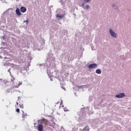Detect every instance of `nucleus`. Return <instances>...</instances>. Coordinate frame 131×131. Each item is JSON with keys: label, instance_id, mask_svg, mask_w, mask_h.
<instances>
[{"label": "nucleus", "instance_id": "1", "mask_svg": "<svg viewBox=\"0 0 131 131\" xmlns=\"http://www.w3.org/2000/svg\"><path fill=\"white\" fill-rule=\"evenodd\" d=\"M19 107L21 109H23L24 108V106H23V104H19V103L16 102V104L15 105V108H16L15 111L17 113H20V109H19Z\"/></svg>", "mask_w": 131, "mask_h": 131}, {"label": "nucleus", "instance_id": "2", "mask_svg": "<svg viewBox=\"0 0 131 131\" xmlns=\"http://www.w3.org/2000/svg\"><path fill=\"white\" fill-rule=\"evenodd\" d=\"M97 67H98V64L96 63L90 64L89 66V69H94L95 68H97Z\"/></svg>", "mask_w": 131, "mask_h": 131}, {"label": "nucleus", "instance_id": "3", "mask_svg": "<svg viewBox=\"0 0 131 131\" xmlns=\"http://www.w3.org/2000/svg\"><path fill=\"white\" fill-rule=\"evenodd\" d=\"M41 121L45 125H49L50 124V122L47 119H43L41 120Z\"/></svg>", "mask_w": 131, "mask_h": 131}, {"label": "nucleus", "instance_id": "4", "mask_svg": "<svg viewBox=\"0 0 131 131\" xmlns=\"http://www.w3.org/2000/svg\"><path fill=\"white\" fill-rule=\"evenodd\" d=\"M123 97H125V95L124 93H120L119 94H118L116 95V98H123Z\"/></svg>", "mask_w": 131, "mask_h": 131}, {"label": "nucleus", "instance_id": "5", "mask_svg": "<svg viewBox=\"0 0 131 131\" xmlns=\"http://www.w3.org/2000/svg\"><path fill=\"white\" fill-rule=\"evenodd\" d=\"M42 129H43L42 125H41V124H38L37 130L38 131H42Z\"/></svg>", "mask_w": 131, "mask_h": 131}, {"label": "nucleus", "instance_id": "6", "mask_svg": "<svg viewBox=\"0 0 131 131\" xmlns=\"http://www.w3.org/2000/svg\"><path fill=\"white\" fill-rule=\"evenodd\" d=\"M110 34L113 37H116V33L114 32L112 30H110Z\"/></svg>", "mask_w": 131, "mask_h": 131}, {"label": "nucleus", "instance_id": "7", "mask_svg": "<svg viewBox=\"0 0 131 131\" xmlns=\"http://www.w3.org/2000/svg\"><path fill=\"white\" fill-rule=\"evenodd\" d=\"M26 11H27V9H26V8H25L24 7H22L20 8V11L22 13H25V12H26Z\"/></svg>", "mask_w": 131, "mask_h": 131}, {"label": "nucleus", "instance_id": "8", "mask_svg": "<svg viewBox=\"0 0 131 131\" xmlns=\"http://www.w3.org/2000/svg\"><path fill=\"white\" fill-rule=\"evenodd\" d=\"M15 12H16V14L18 16H20L21 15V12H20V9H19V8H17L15 10Z\"/></svg>", "mask_w": 131, "mask_h": 131}, {"label": "nucleus", "instance_id": "9", "mask_svg": "<svg viewBox=\"0 0 131 131\" xmlns=\"http://www.w3.org/2000/svg\"><path fill=\"white\" fill-rule=\"evenodd\" d=\"M56 18H59V19H62V18H64V15L57 14L56 15Z\"/></svg>", "mask_w": 131, "mask_h": 131}, {"label": "nucleus", "instance_id": "10", "mask_svg": "<svg viewBox=\"0 0 131 131\" xmlns=\"http://www.w3.org/2000/svg\"><path fill=\"white\" fill-rule=\"evenodd\" d=\"M23 115H22V117L23 118H24V119H25V118H26V117L27 116V114H25L24 113V111H23Z\"/></svg>", "mask_w": 131, "mask_h": 131}, {"label": "nucleus", "instance_id": "11", "mask_svg": "<svg viewBox=\"0 0 131 131\" xmlns=\"http://www.w3.org/2000/svg\"><path fill=\"white\" fill-rule=\"evenodd\" d=\"M96 73H97V74H101V73H102V71H101V70L100 69H97L96 71Z\"/></svg>", "mask_w": 131, "mask_h": 131}, {"label": "nucleus", "instance_id": "12", "mask_svg": "<svg viewBox=\"0 0 131 131\" xmlns=\"http://www.w3.org/2000/svg\"><path fill=\"white\" fill-rule=\"evenodd\" d=\"M83 130H85V131H89L90 130V127H89V126H86L84 128Z\"/></svg>", "mask_w": 131, "mask_h": 131}, {"label": "nucleus", "instance_id": "13", "mask_svg": "<svg viewBox=\"0 0 131 131\" xmlns=\"http://www.w3.org/2000/svg\"><path fill=\"white\" fill-rule=\"evenodd\" d=\"M4 84H6V85H9V81H4L3 82Z\"/></svg>", "mask_w": 131, "mask_h": 131}, {"label": "nucleus", "instance_id": "14", "mask_svg": "<svg viewBox=\"0 0 131 131\" xmlns=\"http://www.w3.org/2000/svg\"><path fill=\"white\" fill-rule=\"evenodd\" d=\"M84 9H85V10H88V9H90V5H86L85 6V7H84Z\"/></svg>", "mask_w": 131, "mask_h": 131}, {"label": "nucleus", "instance_id": "15", "mask_svg": "<svg viewBox=\"0 0 131 131\" xmlns=\"http://www.w3.org/2000/svg\"><path fill=\"white\" fill-rule=\"evenodd\" d=\"M80 6L84 9V4H80Z\"/></svg>", "mask_w": 131, "mask_h": 131}, {"label": "nucleus", "instance_id": "16", "mask_svg": "<svg viewBox=\"0 0 131 131\" xmlns=\"http://www.w3.org/2000/svg\"><path fill=\"white\" fill-rule=\"evenodd\" d=\"M11 79V81L14 82V80H15V78L12 76V78Z\"/></svg>", "mask_w": 131, "mask_h": 131}, {"label": "nucleus", "instance_id": "17", "mask_svg": "<svg viewBox=\"0 0 131 131\" xmlns=\"http://www.w3.org/2000/svg\"><path fill=\"white\" fill-rule=\"evenodd\" d=\"M83 1L85 3H89V2H90V1H91V0H82V2H83Z\"/></svg>", "mask_w": 131, "mask_h": 131}, {"label": "nucleus", "instance_id": "18", "mask_svg": "<svg viewBox=\"0 0 131 131\" xmlns=\"http://www.w3.org/2000/svg\"><path fill=\"white\" fill-rule=\"evenodd\" d=\"M24 23H27V25H28V23H29L28 20H25V21H24Z\"/></svg>", "mask_w": 131, "mask_h": 131}, {"label": "nucleus", "instance_id": "19", "mask_svg": "<svg viewBox=\"0 0 131 131\" xmlns=\"http://www.w3.org/2000/svg\"><path fill=\"white\" fill-rule=\"evenodd\" d=\"M64 111H65L66 112H67L68 111V110H67V108H64Z\"/></svg>", "mask_w": 131, "mask_h": 131}, {"label": "nucleus", "instance_id": "20", "mask_svg": "<svg viewBox=\"0 0 131 131\" xmlns=\"http://www.w3.org/2000/svg\"><path fill=\"white\" fill-rule=\"evenodd\" d=\"M62 104H63V101H61V102H60V105H62Z\"/></svg>", "mask_w": 131, "mask_h": 131}, {"label": "nucleus", "instance_id": "21", "mask_svg": "<svg viewBox=\"0 0 131 131\" xmlns=\"http://www.w3.org/2000/svg\"><path fill=\"white\" fill-rule=\"evenodd\" d=\"M2 80H3V79H0V81H2Z\"/></svg>", "mask_w": 131, "mask_h": 131}, {"label": "nucleus", "instance_id": "22", "mask_svg": "<svg viewBox=\"0 0 131 131\" xmlns=\"http://www.w3.org/2000/svg\"><path fill=\"white\" fill-rule=\"evenodd\" d=\"M49 126H52V125H49Z\"/></svg>", "mask_w": 131, "mask_h": 131}, {"label": "nucleus", "instance_id": "23", "mask_svg": "<svg viewBox=\"0 0 131 131\" xmlns=\"http://www.w3.org/2000/svg\"><path fill=\"white\" fill-rule=\"evenodd\" d=\"M62 107H64V105H62Z\"/></svg>", "mask_w": 131, "mask_h": 131}]
</instances>
